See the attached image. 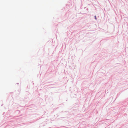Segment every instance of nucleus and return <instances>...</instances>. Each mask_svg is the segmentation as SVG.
I'll return each instance as SVG.
<instances>
[{"label":"nucleus","mask_w":128,"mask_h":128,"mask_svg":"<svg viewBox=\"0 0 128 128\" xmlns=\"http://www.w3.org/2000/svg\"><path fill=\"white\" fill-rule=\"evenodd\" d=\"M94 17H95V19H96V16H94Z\"/></svg>","instance_id":"1"}]
</instances>
